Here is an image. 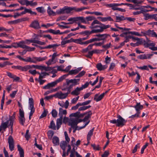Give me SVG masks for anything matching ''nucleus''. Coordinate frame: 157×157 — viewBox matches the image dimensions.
<instances>
[{
  "mask_svg": "<svg viewBox=\"0 0 157 157\" xmlns=\"http://www.w3.org/2000/svg\"><path fill=\"white\" fill-rule=\"evenodd\" d=\"M88 7H82L80 8H77L75 7H70L68 6H65L60 10L59 13H69L73 10L77 12H79L85 9H88Z\"/></svg>",
  "mask_w": 157,
  "mask_h": 157,
  "instance_id": "nucleus-1",
  "label": "nucleus"
},
{
  "mask_svg": "<svg viewBox=\"0 0 157 157\" xmlns=\"http://www.w3.org/2000/svg\"><path fill=\"white\" fill-rule=\"evenodd\" d=\"M95 33V32L94 29L92 30L91 31L85 30L79 33V34L82 35L83 36H86L85 37L75 39L71 38V39L72 40V42L75 43H78V42H82L83 40H87L89 39L90 37V35L92 33Z\"/></svg>",
  "mask_w": 157,
  "mask_h": 157,
  "instance_id": "nucleus-2",
  "label": "nucleus"
},
{
  "mask_svg": "<svg viewBox=\"0 0 157 157\" xmlns=\"http://www.w3.org/2000/svg\"><path fill=\"white\" fill-rule=\"evenodd\" d=\"M118 119L117 120L114 119L110 121L111 123L116 124V126L118 127H122L125 124L126 121L120 115L117 116Z\"/></svg>",
  "mask_w": 157,
  "mask_h": 157,
  "instance_id": "nucleus-3",
  "label": "nucleus"
},
{
  "mask_svg": "<svg viewBox=\"0 0 157 157\" xmlns=\"http://www.w3.org/2000/svg\"><path fill=\"white\" fill-rule=\"evenodd\" d=\"M29 109L31 110L29 116H32L35 112V109L34 107V101L32 98L29 99Z\"/></svg>",
  "mask_w": 157,
  "mask_h": 157,
  "instance_id": "nucleus-4",
  "label": "nucleus"
},
{
  "mask_svg": "<svg viewBox=\"0 0 157 157\" xmlns=\"http://www.w3.org/2000/svg\"><path fill=\"white\" fill-rule=\"evenodd\" d=\"M141 33H142L144 36L148 35L149 36L155 37L157 38V34L154 30H151L150 29H149L145 32H141Z\"/></svg>",
  "mask_w": 157,
  "mask_h": 157,
  "instance_id": "nucleus-5",
  "label": "nucleus"
},
{
  "mask_svg": "<svg viewBox=\"0 0 157 157\" xmlns=\"http://www.w3.org/2000/svg\"><path fill=\"white\" fill-rule=\"evenodd\" d=\"M37 36L39 35L36 36V37L33 39L31 40H27V41L30 42V43L37 44L40 45H45L46 44L45 42H41L38 40H36V39H38ZM40 37H42L41 35L39 36Z\"/></svg>",
  "mask_w": 157,
  "mask_h": 157,
  "instance_id": "nucleus-6",
  "label": "nucleus"
},
{
  "mask_svg": "<svg viewBox=\"0 0 157 157\" xmlns=\"http://www.w3.org/2000/svg\"><path fill=\"white\" fill-rule=\"evenodd\" d=\"M101 22L97 20H95L91 23L90 28L91 29L99 28L101 29Z\"/></svg>",
  "mask_w": 157,
  "mask_h": 157,
  "instance_id": "nucleus-7",
  "label": "nucleus"
},
{
  "mask_svg": "<svg viewBox=\"0 0 157 157\" xmlns=\"http://www.w3.org/2000/svg\"><path fill=\"white\" fill-rule=\"evenodd\" d=\"M101 29H94L95 33H101L102 32L104 29L109 28L110 27L111 25H105L101 23Z\"/></svg>",
  "mask_w": 157,
  "mask_h": 157,
  "instance_id": "nucleus-8",
  "label": "nucleus"
},
{
  "mask_svg": "<svg viewBox=\"0 0 157 157\" xmlns=\"http://www.w3.org/2000/svg\"><path fill=\"white\" fill-rule=\"evenodd\" d=\"M30 27L35 29H39L41 28L40 24L37 20H35L32 22L30 24Z\"/></svg>",
  "mask_w": 157,
  "mask_h": 157,
  "instance_id": "nucleus-9",
  "label": "nucleus"
},
{
  "mask_svg": "<svg viewBox=\"0 0 157 157\" xmlns=\"http://www.w3.org/2000/svg\"><path fill=\"white\" fill-rule=\"evenodd\" d=\"M8 143L10 150L11 151H13L14 148V141L13 138L11 136H10L9 137Z\"/></svg>",
  "mask_w": 157,
  "mask_h": 157,
  "instance_id": "nucleus-10",
  "label": "nucleus"
},
{
  "mask_svg": "<svg viewBox=\"0 0 157 157\" xmlns=\"http://www.w3.org/2000/svg\"><path fill=\"white\" fill-rule=\"evenodd\" d=\"M75 23L77 24L78 26L80 25L81 23H86V21L85 20V18L82 17H75Z\"/></svg>",
  "mask_w": 157,
  "mask_h": 157,
  "instance_id": "nucleus-11",
  "label": "nucleus"
},
{
  "mask_svg": "<svg viewBox=\"0 0 157 157\" xmlns=\"http://www.w3.org/2000/svg\"><path fill=\"white\" fill-rule=\"evenodd\" d=\"M95 36L98 37V38H97L98 41H100L101 40H105L108 36H110V35L107 34H96Z\"/></svg>",
  "mask_w": 157,
  "mask_h": 157,
  "instance_id": "nucleus-12",
  "label": "nucleus"
},
{
  "mask_svg": "<svg viewBox=\"0 0 157 157\" xmlns=\"http://www.w3.org/2000/svg\"><path fill=\"white\" fill-rule=\"evenodd\" d=\"M105 6L109 8H111L113 10H117V7L120 6L121 5L119 3H111L110 4H106Z\"/></svg>",
  "mask_w": 157,
  "mask_h": 157,
  "instance_id": "nucleus-13",
  "label": "nucleus"
},
{
  "mask_svg": "<svg viewBox=\"0 0 157 157\" xmlns=\"http://www.w3.org/2000/svg\"><path fill=\"white\" fill-rule=\"evenodd\" d=\"M153 56V54H147L140 55L137 56V58L141 59H150L151 56Z\"/></svg>",
  "mask_w": 157,
  "mask_h": 157,
  "instance_id": "nucleus-14",
  "label": "nucleus"
},
{
  "mask_svg": "<svg viewBox=\"0 0 157 157\" xmlns=\"http://www.w3.org/2000/svg\"><path fill=\"white\" fill-rule=\"evenodd\" d=\"M66 82L67 85H68L70 83H72L74 85H76L77 82L80 81V79H74L69 80L68 79H66Z\"/></svg>",
  "mask_w": 157,
  "mask_h": 157,
  "instance_id": "nucleus-15",
  "label": "nucleus"
},
{
  "mask_svg": "<svg viewBox=\"0 0 157 157\" xmlns=\"http://www.w3.org/2000/svg\"><path fill=\"white\" fill-rule=\"evenodd\" d=\"M55 95L59 99H63L67 97L68 95V93H63L61 92H60L57 93Z\"/></svg>",
  "mask_w": 157,
  "mask_h": 157,
  "instance_id": "nucleus-16",
  "label": "nucleus"
},
{
  "mask_svg": "<svg viewBox=\"0 0 157 157\" xmlns=\"http://www.w3.org/2000/svg\"><path fill=\"white\" fill-rule=\"evenodd\" d=\"M78 124L75 119L71 120L69 122V125L71 126V128H78Z\"/></svg>",
  "mask_w": 157,
  "mask_h": 157,
  "instance_id": "nucleus-17",
  "label": "nucleus"
},
{
  "mask_svg": "<svg viewBox=\"0 0 157 157\" xmlns=\"http://www.w3.org/2000/svg\"><path fill=\"white\" fill-rule=\"evenodd\" d=\"M131 107L135 108L136 112H140V110L142 109L143 108V105H140V103L138 102H136V104L135 106H131Z\"/></svg>",
  "mask_w": 157,
  "mask_h": 157,
  "instance_id": "nucleus-18",
  "label": "nucleus"
},
{
  "mask_svg": "<svg viewBox=\"0 0 157 157\" xmlns=\"http://www.w3.org/2000/svg\"><path fill=\"white\" fill-rule=\"evenodd\" d=\"M98 18L100 19L102 22H105L108 21H113V20L110 16L104 17H98Z\"/></svg>",
  "mask_w": 157,
  "mask_h": 157,
  "instance_id": "nucleus-19",
  "label": "nucleus"
},
{
  "mask_svg": "<svg viewBox=\"0 0 157 157\" xmlns=\"http://www.w3.org/2000/svg\"><path fill=\"white\" fill-rule=\"evenodd\" d=\"M96 67L98 70L101 71L106 69L107 67V66L102 65L101 63H99L96 65Z\"/></svg>",
  "mask_w": 157,
  "mask_h": 157,
  "instance_id": "nucleus-20",
  "label": "nucleus"
},
{
  "mask_svg": "<svg viewBox=\"0 0 157 157\" xmlns=\"http://www.w3.org/2000/svg\"><path fill=\"white\" fill-rule=\"evenodd\" d=\"M98 95V94H96L94 96V100L97 102L101 101L103 98L104 97V94H102L99 96Z\"/></svg>",
  "mask_w": 157,
  "mask_h": 157,
  "instance_id": "nucleus-21",
  "label": "nucleus"
},
{
  "mask_svg": "<svg viewBox=\"0 0 157 157\" xmlns=\"http://www.w3.org/2000/svg\"><path fill=\"white\" fill-rule=\"evenodd\" d=\"M18 45L19 47L23 49L26 48L27 49H28L29 48V47L25 45V42L23 41H22L18 42Z\"/></svg>",
  "mask_w": 157,
  "mask_h": 157,
  "instance_id": "nucleus-22",
  "label": "nucleus"
},
{
  "mask_svg": "<svg viewBox=\"0 0 157 157\" xmlns=\"http://www.w3.org/2000/svg\"><path fill=\"white\" fill-rule=\"evenodd\" d=\"M29 65H26L24 67L18 65L17 66V69L21 70L22 71H26L29 70Z\"/></svg>",
  "mask_w": 157,
  "mask_h": 157,
  "instance_id": "nucleus-23",
  "label": "nucleus"
},
{
  "mask_svg": "<svg viewBox=\"0 0 157 157\" xmlns=\"http://www.w3.org/2000/svg\"><path fill=\"white\" fill-rule=\"evenodd\" d=\"M52 143L54 146L58 145L59 144V139L57 136H54L52 138Z\"/></svg>",
  "mask_w": 157,
  "mask_h": 157,
  "instance_id": "nucleus-24",
  "label": "nucleus"
},
{
  "mask_svg": "<svg viewBox=\"0 0 157 157\" xmlns=\"http://www.w3.org/2000/svg\"><path fill=\"white\" fill-rule=\"evenodd\" d=\"M18 150L19 151L20 157H24V151L23 149L20 145H17Z\"/></svg>",
  "mask_w": 157,
  "mask_h": 157,
  "instance_id": "nucleus-25",
  "label": "nucleus"
},
{
  "mask_svg": "<svg viewBox=\"0 0 157 157\" xmlns=\"http://www.w3.org/2000/svg\"><path fill=\"white\" fill-rule=\"evenodd\" d=\"M80 88L78 87H77L71 93V94L73 95L77 96L80 94L79 92L81 90H80Z\"/></svg>",
  "mask_w": 157,
  "mask_h": 157,
  "instance_id": "nucleus-26",
  "label": "nucleus"
},
{
  "mask_svg": "<svg viewBox=\"0 0 157 157\" xmlns=\"http://www.w3.org/2000/svg\"><path fill=\"white\" fill-rule=\"evenodd\" d=\"M68 75V74L63 75L55 81L57 84L58 83L62 82L63 80L65 79Z\"/></svg>",
  "mask_w": 157,
  "mask_h": 157,
  "instance_id": "nucleus-27",
  "label": "nucleus"
},
{
  "mask_svg": "<svg viewBox=\"0 0 157 157\" xmlns=\"http://www.w3.org/2000/svg\"><path fill=\"white\" fill-rule=\"evenodd\" d=\"M47 59V57L46 56L44 57H34V61H35V63H36L37 61H41L43 60H45Z\"/></svg>",
  "mask_w": 157,
  "mask_h": 157,
  "instance_id": "nucleus-28",
  "label": "nucleus"
},
{
  "mask_svg": "<svg viewBox=\"0 0 157 157\" xmlns=\"http://www.w3.org/2000/svg\"><path fill=\"white\" fill-rule=\"evenodd\" d=\"M94 130V128H93L92 129L90 130L87 135V141H89L91 139V137L93 134V132Z\"/></svg>",
  "mask_w": 157,
  "mask_h": 157,
  "instance_id": "nucleus-29",
  "label": "nucleus"
},
{
  "mask_svg": "<svg viewBox=\"0 0 157 157\" xmlns=\"http://www.w3.org/2000/svg\"><path fill=\"white\" fill-rule=\"evenodd\" d=\"M67 143L65 141H62L61 142L60 146L62 149L63 150H66V147L67 146Z\"/></svg>",
  "mask_w": 157,
  "mask_h": 157,
  "instance_id": "nucleus-30",
  "label": "nucleus"
},
{
  "mask_svg": "<svg viewBox=\"0 0 157 157\" xmlns=\"http://www.w3.org/2000/svg\"><path fill=\"white\" fill-rule=\"evenodd\" d=\"M29 70L31 69L32 68H33L40 69L42 70V66H38L37 65H29Z\"/></svg>",
  "mask_w": 157,
  "mask_h": 157,
  "instance_id": "nucleus-31",
  "label": "nucleus"
},
{
  "mask_svg": "<svg viewBox=\"0 0 157 157\" xmlns=\"http://www.w3.org/2000/svg\"><path fill=\"white\" fill-rule=\"evenodd\" d=\"M37 11L40 13H43L45 12L44 8L43 7H38L36 9Z\"/></svg>",
  "mask_w": 157,
  "mask_h": 157,
  "instance_id": "nucleus-32",
  "label": "nucleus"
},
{
  "mask_svg": "<svg viewBox=\"0 0 157 157\" xmlns=\"http://www.w3.org/2000/svg\"><path fill=\"white\" fill-rule=\"evenodd\" d=\"M25 13H30L31 14H34L35 15H36L37 13L34 12L32 11L31 9H29L26 8H25Z\"/></svg>",
  "mask_w": 157,
  "mask_h": 157,
  "instance_id": "nucleus-33",
  "label": "nucleus"
},
{
  "mask_svg": "<svg viewBox=\"0 0 157 157\" xmlns=\"http://www.w3.org/2000/svg\"><path fill=\"white\" fill-rule=\"evenodd\" d=\"M24 61L27 62H32L33 63H35V61H34V57L33 58H31L30 57H28L27 58V59H25Z\"/></svg>",
  "mask_w": 157,
  "mask_h": 157,
  "instance_id": "nucleus-34",
  "label": "nucleus"
},
{
  "mask_svg": "<svg viewBox=\"0 0 157 157\" xmlns=\"http://www.w3.org/2000/svg\"><path fill=\"white\" fill-rule=\"evenodd\" d=\"M19 123L22 125H24L25 121V119L24 117H19Z\"/></svg>",
  "mask_w": 157,
  "mask_h": 157,
  "instance_id": "nucleus-35",
  "label": "nucleus"
},
{
  "mask_svg": "<svg viewBox=\"0 0 157 157\" xmlns=\"http://www.w3.org/2000/svg\"><path fill=\"white\" fill-rule=\"evenodd\" d=\"M116 22H119L121 21L125 20V18L123 16H121V17L116 16Z\"/></svg>",
  "mask_w": 157,
  "mask_h": 157,
  "instance_id": "nucleus-36",
  "label": "nucleus"
},
{
  "mask_svg": "<svg viewBox=\"0 0 157 157\" xmlns=\"http://www.w3.org/2000/svg\"><path fill=\"white\" fill-rule=\"evenodd\" d=\"M59 46V45H58L57 44H54L51 45H49L48 46H46L47 49V48H53V49H55L57 47H58Z\"/></svg>",
  "mask_w": 157,
  "mask_h": 157,
  "instance_id": "nucleus-37",
  "label": "nucleus"
},
{
  "mask_svg": "<svg viewBox=\"0 0 157 157\" xmlns=\"http://www.w3.org/2000/svg\"><path fill=\"white\" fill-rule=\"evenodd\" d=\"M47 13L49 15H55V13L51 10L50 6H48V8Z\"/></svg>",
  "mask_w": 157,
  "mask_h": 157,
  "instance_id": "nucleus-38",
  "label": "nucleus"
},
{
  "mask_svg": "<svg viewBox=\"0 0 157 157\" xmlns=\"http://www.w3.org/2000/svg\"><path fill=\"white\" fill-rule=\"evenodd\" d=\"M95 17L94 16H90L85 18V20H86V23L87 21H92L93 20H95Z\"/></svg>",
  "mask_w": 157,
  "mask_h": 157,
  "instance_id": "nucleus-39",
  "label": "nucleus"
},
{
  "mask_svg": "<svg viewBox=\"0 0 157 157\" xmlns=\"http://www.w3.org/2000/svg\"><path fill=\"white\" fill-rule=\"evenodd\" d=\"M54 67H55L52 68L50 67H46L45 66H42V70H44L46 71H50L52 70V69Z\"/></svg>",
  "mask_w": 157,
  "mask_h": 157,
  "instance_id": "nucleus-40",
  "label": "nucleus"
},
{
  "mask_svg": "<svg viewBox=\"0 0 157 157\" xmlns=\"http://www.w3.org/2000/svg\"><path fill=\"white\" fill-rule=\"evenodd\" d=\"M49 127L50 128H52L53 130H55L56 129L55 124L53 121H51Z\"/></svg>",
  "mask_w": 157,
  "mask_h": 157,
  "instance_id": "nucleus-41",
  "label": "nucleus"
},
{
  "mask_svg": "<svg viewBox=\"0 0 157 157\" xmlns=\"http://www.w3.org/2000/svg\"><path fill=\"white\" fill-rule=\"evenodd\" d=\"M23 19L24 18L21 19H18L12 21L10 22L13 24H17V23H20L23 21H24L25 20H23Z\"/></svg>",
  "mask_w": 157,
  "mask_h": 157,
  "instance_id": "nucleus-42",
  "label": "nucleus"
},
{
  "mask_svg": "<svg viewBox=\"0 0 157 157\" xmlns=\"http://www.w3.org/2000/svg\"><path fill=\"white\" fill-rule=\"evenodd\" d=\"M46 75H49V74L46 72H42L40 75L39 79H41L43 78H44V77Z\"/></svg>",
  "mask_w": 157,
  "mask_h": 157,
  "instance_id": "nucleus-43",
  "label": "nucleus"
},
{
  "mask_svg": "<svg viewBox=\"0 0 157 157\" xmlns=\"http://www.w3.org/2000/svg\"><path fill=\"white\" fill-rule=\"evenodd\" d=\"M52 116L53 117L55 118L57 116V112L55 109H53L51 112Z\"/></svg>",
  "mask_w": 157,
  "mask_h": 157,
  "instance_id": "nucleus-44",
  "label": "nucleus"
},
{
  "mask_svg": "<svg viewBox=\"0 0 157 157\" xmlns=\"http://www.w3.org/2000/svg\"><path fill=\"white\" fill-rule=\"evenodd\" d=\"M136 67L142 70H145L148 71L149 69L147 66L144 65L143 67L136 66Z\"/></svg>",
  "mask_w": 157,
  "mask_h": 157,
  "instance_id": "nucleus-45",
  "label": "nucleus"
},
{
  "mask_svg": "<svg viewBox=\"0 0 157 157\" xmlns=\"http://www.w3.org/2000/svg\"><path fill=\"white\" fill-rule=\"evenodd\" d=\"M89 83L88 82H86L85 84L82 85V86L79 87L80 88V90H82L83 89H85L87 88L89 85Z\"/></svg>",
  "mask_w": 157,
  "mask_h": 157,
  "instance_id": "nucleus-46",
  "label": "nucleus"
},
{
  "mask_svg": "<svg viewBox=\"0 0 157 157\" xmlns=\"http://www.w3.org/2000/svg\"><path fill=\"white\" fill-rule=\"evenodd\" d=\"M29 130H26L25 136V137L26 138V139L27 140H29L30 137V134H29Z\"/></svg>",
  "mask_w": 157,
  "mask_h": 157,
  "instance_id": "nucleus-47",
  "label": "nucleus"
},
{
  "mask_svg": "<svg viewBox=\"0 0 157 157\" xmlns=\"http://www.w3.org/2000/svg\"><path fill=\"white\" fill-rule=\"evenodd\" d=\"M140 112H137L135 114L132 115L131 116H130L129 117V118H133L135 117H140Z\"/></svg>",
  "mask_w": 157,
  "mask_h": 157,
  "instance_id": "nucleus-48",
  "label": "nucleus"
},
{
  "mask_svg": "<svg viewBox=\"0 0 157 157\" xmlns=\"http://www.w3.org/2000/svg\"><path fill=\"white\" fill-rule=\"evenodd\" d=\"M80 106H81V103L78 102L75 106L72 107L71 108V109L74 110H76Z\"/></svg>",
  "mask_w": 157,
  "mask_h": 157,
  "instance_id": "nucleus-49",
  "label": "nucleus"
},
{
  "mask_svg": "<svg viewBox=\"0 0 157 157\" xmlns=\"http://www.w3.org/2000/svg\"><path fill=\"white\" fill-rule=\"evenodd\" d=\"M132 2L137 4H140L143 2L141 0H132Z\"/></svg>",
  "mask_w": 157,
  "mask_h": 157,
  "instance_id": "nucleus-50",
  "label": "nucleus"
},
{
  "mask_svg": "<svg viewBox=\"0 0 157 157\" xmlns=\"http://www.w3.org/2000/svg\"><path fill=\"white\" fill-rule=\"evenodd\" d=\"M47 111L44 110L43 113L42 114L41 116L40 117V118L41 119L45 117L47 115Z\"/></svg>",
  "mask_w": 157,
  "mask_h": 157,
  "instance_id": "nucleus-51",
  "label": "nucleus"
},
{
  "mask_svg": "<svg viewBox=\"0 0 157 157\" xmlns=\"http://www.w3.org/2000/svg\"><path fill=\"white\" fill-rule=\"evenodd\" d=\"M76 43L79 44L81 45H87L88 44H90L89 43V41L88 40H87L86 41L84 42H78V43Z\"/></svg>",
  "mask_w": 157,
  "mask_h": 157,
  "instance_id": "nucleus-52",
  "label": "nucleus"
},
{
  "mask_svg": "<svg viewBox=\"0 0 157 157\" xmlns=\"http://www.w3.org/2000/svg\"><path fill=\"white\" fill-rule=\"evenodd\" d=\"M9 123L8 121L5 122L3 123H2L1 126H2V128L3 129H5L7 127V125Z\"/></svg>",
  "mask_w": 157,
  "mask_h": 157,
  "instance_id": "nucleus-53",
  "label": "nucleus"
},
{
  "mask_svg": "<svg viewBox=\"0 0 157 157\" xmlns=\"http://www.w3.org/2000/svg\"><path fill=\"white\" fill-rule=\"evenodd\" d=\"M75 17H71L69 18L67 21H70L69 23H71V25L73 23H75Z\"/></svg>",
  "mask_w": 157,
  "mask_h": 157,
  "instance_id": "nucleus-54",
  "label": "nucleus"
},
{
  "mask_svg": "<svg viewBox=\"0 0 157 157\" xmlns=\"http://www.w3.org/2000/svg\"><path fill=\"white\" fill-rule=\"evenodd\" d=\"M79 97L78 96L76 98H73L71 101V103L72 104H75L78 100Z\"/></svg>",
  "mask_w": 157,
  "mask_h": 157,
  "instance_id": "nucleus-55",
  "label": "nucleus"
},
{
  "mask_svg": "<svg viewBox=\"0 0 157 157\" xmlns=\"http://www.w3.org/2000/svg\"><path fill=\"white\" fill-rule=\"evenodd\" d=\"M141 13H143V14H145V13L146 12H147L149 11H152V10H147L146 9H145L141 7Z\"/></svg>",
  "mask_w": 157,
  "mask_h": 157,
  "instance_id": "nucleus-56",
  "label": "nucleus"
},
{
  "mask_svg": "<svg viewBox=\"0 0 157 157\" xmlns=\"http://www.w3.org/2000/svg\"><path fill=\"white\" fill-rule=\"evenodd\" d=\"M77 73L76 70V69H75L69 71L68 75H72L73 74H76Z\"/></svg>",
  "mask_w": 157,
  "mask_h": 157,
  "instance_id": "nucleus-57",
  "label": "nucleus"
},
{
  "mask_svg": "<svg viewBox=\"0 0 157 157\" xmlns=\"http://www.w3.org/2000/svg\"><path fill=\"white\" fill-rule=\"evenodd\" d=\"M91 100H88L87 101H84L82 103H81V106H84L85 105H87L89 104L90 102H91Z\"/></svg>",
  "mask_w": 157,
  "mask_h": 157,
  "instance_id": "nucleus-58",
  "label": "nucleus"
},
{
  "mask_svg": "<svg viewBox=\"0 0 157 157\" xmlns=\"http://www.w3.org/2000/svg\"><path fill=\"white\" fill-rule=\"evenodd\" d=\"M144 19L145 20H147L151 18V15L149 13H145L144 14Z\"/></svg>",
  "mask_w": 157,
  "mask_h": 157,
  "instance_id": "nucleus-59",
  "label": "nucleus"
},
{
  "mask_svg": "<svg viewBox=\"0 0 157 157\" xmlns=\"http://www.w3.org/2000/svg\"><path fill=\"white\" fill-rule=\"evenodd\" d=\"M148 145V143H147L141 149V154H142L144 153V149L146 148V147Z\"/></svg>",
  "mask_w": 157,
  "mask_h": 157,
  "instance_id": "nucleus-60",
  "label": "nucleus"
},
{
  "mask_svg": "<svg viewBox=\"0 0 157 157\" xmlns=\"http://www.w3.org/2000/svg\"><path fill=\"white\" fill-rule=\"evenodd\" d=\"M64 133L65 138V140L67 142H69L70 141V138L69 137L68 134L66 132H65Z\"/></svg>",
  "mask_w": 157,
  "mask_h": 157,
  "instance_id": "nucleus-61",
  "label": "nucleus"
},
{
  "mask_svg": "<svg viewBox=\"0 0 157 157\" xmlns=\"http://www.w3.org/2000/svg\"><path fill=\"white\" fill-rule=\"evenodd\" d=\"M91 146L93 147L94 149L97 150H100L99 147L98 145L96 146L95 144H92Z\"/></svg>",
  "mask_w": 157,
  "mask_h": 157,
  "instance_id": "nucleus-62",
  "label": "nucleus"
},
{
  "mask_svg": "<svg viewBox=\"0 0 157 157\" xmlns=\"http://www.w3.org/2000/svg\"><path fill=\"white\" fill-rule=\"evenodd\" d=\"M115 63H111L109 67V70L111 71L114 68V67H115Z\"/></svg>",
  "mask_w": 157,
  "mask_h": 157,
  "instance_id": "nucleus-63",
  "label": "nucleus"
},
{
  "mask_svg": "<svg viewBox=\"0 0 157 157\" xmlns=\"http://www.w3.org/2000/svg\"><path fill=\"white\" fill-rule=\"evenodd\" d=\"M109 154V151H105L104 152V154L102 155V157H107Z\"/></svg>",
  "mask_w": 157,
  "mask_h": 157,
  "instance_id": "nucleus-64",
  "label": "nucleus"
}]
</instances>
